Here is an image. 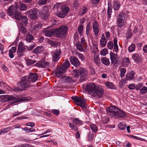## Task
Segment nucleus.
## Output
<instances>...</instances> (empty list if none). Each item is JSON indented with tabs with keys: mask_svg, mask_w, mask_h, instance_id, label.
<instances>
[{
	"mask_svg": "<svg viewBox=\"0 0 147 147\" xmlns=\"http://www.w3.org/2000/svg\"><path fill=\"white\" fill-rule=\"evenodd\" d=\"M61 54V51L60 49H57L54 53L53 60L54 61H57L60 58V55Z\"/></svg>",
	"mask_w": 147,
	"mask_h": 147,
	"instance_id": "18",
	"label": "nucleus"
},
{
	"mask_svg": "<svg viewBox=\"0 0 147 147\" xmlns=\"http://www.w3.org/2000/svg\"><path fill=\"white\" fill-rule=\"evenodd\" d=\"M18 85L21 90H26L31 86V83L28 80L27 77L25 76L21 78Z\"/></svg>",
	"mask_w": 147,
	"mask_h": 147,
	"instance_id": "4",
	"label": "nucleus"
},
{
	"mask_svg": "<svg viewBox=\"0 0 147 147\" xmlns=\"http://www.w3.org/2000/svg\"><path fill=\"white\" fill-rule=\"evenodd\" d=\"M79 71V70H74L73 73V75L76 78L79 77L80 75Z\"/></svg>",
	"mask_w": 147,
	"mask_h": 147,
	"instance_id": "34",
	"label": "nucleus"
},
{
	"mask_svg": "<svg viewBox=\"0 0 147 147\" xmlns=\"http://www.w3.org/2000/svg\"><path fill=\"white\" fill-rule=\"evenodd\" d=\"M105 85L108 88L110 89H113V84L110 82H107L105 84Z\"/></svg>",
	"mask_w": 147,
	"mask_h": 147,
	"instance_id": "39",
	"label": "nucleus"
},
{
	"mask_svg": "<svg viewBox=\"0 0 147 147\" xmlns=\"http://www.w3.org/2000/svg\"><path fill=\"white\" fill-rule=\"evenodd\" d=\"M43 48L42 46L38 47L34 49L33 51V53L36 54L39 53L43 51Z\"/></svg>",
	"mask_w": 147,
	"mask_h": 147,
	"instance_id": "28",
	"label": "nucleus"
},
{
	"mask_svg": "<svg viewBox=\"0 0 147 147\" xmlns=\"http://www.w3.org/2000/svg\"><path fill=\"white\" fill-rule=\"evenodd\" d=\"M107 47L109 49H112L113 47V43L111 42H109L107 43Z\"/></svg>",
	"mask_w": 147,
	"mask_h": 147,
	"instance_id": "56",
	"label": "nucleus"
},
{
	"mask_svg": "<svg viewBox=\"0 0 147 147\" xmlns=\"http://www.w3.org/2000/svg\"><path fill=\"white\" fill-rule=\"evenodd\" d=\"M68 27L65 26H62L59 28L55 29L56 35L58 38L65 37L67 33Z\"/></svg>",
	"mask_w": 147,
	"mask_h": 147,
	"instance_id": "7",
	"label": "nucleus"
},
{
	"mask_svg": "<svg viewBox=\"0 0 147 147\" xmlns=\"http://www.w3.org/2000/svg\"><path fill=\"white\" fill-rule=\"evenodd\" d=\"M107 40L105 37L104 34L102 35L101 38L100 40V43L102 47H104L106 45L107 43Z\"/></svg>",
	"mask_w": 147,
	"mask_h": 147,
	"instance_id": "24",
	"label": "nucleus"
},
{
	"mask_svg": "<svg viewBox=\"0 0 147 147\" xmlns=\"http://www.w3.org/2000/svg\"><path fill=\"white\" fill-rule=\"evenodd\" d=\"M93 28L94 34L96 36L98 35L99 32L98 24L97 22L95 21L93 24Z\"/></svg>",
	"mask_w": 147,
	"mask_h": 147,
	"instance_id": "22",
	"label": "nucleus"
},
{
	"mask_svg": "<svg viewBox=\"0 0 147 147\" xmlns=\"http://www.w3.org/2000/svg\"><path fill=\"white\" fill-rule=\"evenodd\" d=\"M128 12L121 13L119 16L117 20V25L118 27L121 28L126 24L125 21L129 16Z\"/></svg>",
	"mask_w": 147,
	"mask_h": 147,
	"instance_id": "6",
	"label": "nucleus"
},
{
	"mask_svg": "<svg viewBox=\"0 0 147 147\" xmlns=\"http://www.w3.org/2000/svg\"><path fill=\"white\" fill-rule=\"evenodd\" d=\"M112 7H109V5H108L107 9L108 17V18H110L111 17V15L112 13Z\"/></svg>",
	"mask_w": 147,
	"mask_h": 147,
	"instance_id": "41",
	"label": "nucleus"
},
{
	"mask_svg": "<svg viewBox=\"0 0 147 147\" xmlns=\"http://www.w3.org/2000/svg\"><path fill=\"white\" fill-rule=\"evenodd\" d=\"M109 119L107 117H103L102 119V121L104 123H107L109 121Z\"/></svg>",
	"mask_w": 147,
	"mask_h": 147,
	"instance_id": "60",
	"label": "nucleus"
},
{
	"mask_svg": "<svg viewBox=\"0 0 147 147\" xmlns=\"http://www.w3.org/2000/svg\"><path fill=\"white\" fill-rule=\"evenodd\" d=\"M121 6L120 2L118 0H114L113 3V7L115 11H118Z\"/></svg>",
	"mask_w": 147,
	"mask_h": 147,
	"instance_id": "23",
	"label": "nucleus"
},
{
	"mask_svg": "<svg viewBox=\"0 0 147 147\" xmlns=\"http://www.w3.org/2000/svg\"><path fill=\"white\" fill-rule=\"evenodd\" d=\"M45 35L47 37H50L53 35L55 32V29H49L48 28L44 29L43 31Z\"/></svg>",
	"mask_w": 147,
	"mask_h": 147,
	"instance_id": "14",
	"label": "nucleus"
},
{
	"mask_svg": "<svg viewBox=\"0 0 147 147\" xmlns=\"http://www.w3.org/2000/svg\"><path fill=\"white\" fill-rule=\"evenodd\" d=\"M27 6L25 4L22 3H20L19 8L20 10L24 11L26 9Z\"/></svg>",
	"mask_w": 147,
	"mask_h": 147,
	"instance_id": "33",
	"label": "nucleus"
},
{
	"mask_svg": "<svg viewBox=\"0 0 147 147\" xmlns=\"http://www.w3.org/2000/svg\"><path fill=\"white\" fill-rule=\"evenodd\" d=\"M72 99L76 102V104L84 108L86 107V101L84 99L77 96L72 97Z\"/></svg>",
	"mask_w": 147,
	"mask_h": 147,
	"instance_id": "8",
	"label": "nucleus"
},
{
	"mask_svg": "<svg viewBox=\"0 0 147 147\" xmlns=\"http://www.w3.org/2000/svg\"><path fill=\"white\" fill-rule=\"evenodd\" d=\"M36 66L40 67H49L50 63L45 61H42L37 63Z\"/></svg>",
	"mask_w": 147,
	"mask_h": 147,
	"instance_id": "19",
	"label": "nucleus"
},
{
	"mask_svg": "<svg viewBox=\"0 0 147 147\" xmlns=\"http://www.w3.org/2000/svg\"><path fill=\"white\" fill-rule=\"evenodd\" d=\"M92 130L94 132H96L98 128L97 126L95 124H91L90 125Z\"/></svg>",
	"mask_w": 147,
	"mask_h": 147,
	"instance_id": "40",
	"label": "nucleus"
},
{
	"mask_svg": "<svg viewBox=\"0 0 147 147\" xmlns=\"http://www.w3.org/2000/svg\"><path fill=\"white\" fill-rule=\"evenodd\" d=\"M85 90L91 96L96 98L102 97L104 93V88L102 86L96 85L94 83L87 84Z\"/></svg>",
	"mask_w": 147,
	"mask_h": 147,
	"instance_id": "1",
	"label": "nucleus"
},
{
	"mask_svg": "<svg viewBox=\"0 0 147 147\" xmlns=\"http://www.w3.org/2000/svg\"><path fill=\"white\" fill-rule=\"evenodd\" d=\"M1 98L4 101L6 102L9 101L14 100L12 102L9 103L8 106L11 105L14 103L18 102L24 100L22 98H16L15 97L11 95H3L1 96Z\"/></svg>",
	"mask_w": 147,
	"mask_h": 147,
	"instance_id": "5",
	"label": "nucleus"
},
{
	"mask_svg": "<svg viewBox=\"0 0 147 147\" xmlns=\"http://www.w3.org/2000/svg\"><path fill=\"white\" fill-rule=\"evenodd\" d=\"M65 81L66 82L70 83L75 82V81L72 79V78L70 77H67L65 78Z\"/></svg>",
	"mask_w": 147,
	"mask_h": 147,
	"instance_id": "48",
	"label": "nucleus"
},
{
	"mask_svg": "<svg viewBox=\"0 0 147 147\" xmlns=\"http://www.w3.org/2000/svg\"><path fill=\"white\" fill-rule=\"evenodd\" d=\"M14 147H31V146L30 145L25 144L19 145H17L15 146Z\"/></svg>",
	"mask_w": 147,
	"mask_h": 147,
	"instance_id": "49",
	"label": "nucleus"
},
{
	"mask_svg": "<svg viewBox=\"0 0 147 147\" xmlns=\"http://www.w3.org/2000/svg\"><path fill=\"white\" fill-rule=\"evenodd\" d=\"M12 90L13 91L15 92L22 90L20 87L19 88L17 87H13L12 88Z\"/></svg>",
	"mask_w": 147,
	"mask_h": 147,
	"instance_id": "58",
	"label": "nucleus"
},
{
	"mask_svg": "<svg viewBox=\"0 0 147 147\" xmlns=\"http://www.w3.org/2000/svg\"><path fill=\"white\" fill-rule=\"evenodd\" d=\"M101 62L103 64L106 65H108L110 64V62L109 59L106 57H102L101 59Z\"/></svg>",
	"mask_w": 147,
	"mask_h": 147,
	"instance_id": "26",
	"label": "nucleus"
},
{
	"mask_svg": "<svg viewBox=\"0 0 147 147\" xmlns=\"http://www.w3.org/2000/svg\"><path fill=\"white\" fill-rule=\"evenodd\" d=\"M134 60L136 62L140 63L142 60L141 55L139 54L136 53L134 54L132 57Z\"/></svg>",
	"mask_w": 147,
	"mask_h": 147,
	"instance_id": "20",
	"label": "nucleus"
},
{
	"mask_svg": "<svg viewBox=\"0 0 147 147\" xmlns=\"http://www.w3.org/2000/svg\"><path fill=\"white\" fill-rule=\"evenodd\" d=\"M91 23L89 22L86 27V35H88L89 33V31L90 29Z\"/></svg>",
	"mask_w": 147,
	"mask_h": 147,
	"instance_id": "36",
	"label": "nucleus"
},
{
	"mask_svg": "<svg viewBox=\"0 0 147 147\" xmlns=\"http://www.w3.org/2000/svg\"><path fill=\"white\" fill-rule=\"evenodd\" d=\"M34 40L33 36L29 33H28L25 38V40L27 42H31Z\"/></svg>",
	"mask_w": 147,
	"mask_h": 147,
	"instance_id": "25",
	"label": "nucleus"
},
{
	"mask_svg": "<svg viewBox=\"0 0 147 147\" xmlns=\"http://www.w3.org/2000/svg\"><path fill=\"white\" fill-rule=\"evenodd\" d=\"M107 114L114 117L115 118H124L126 116L125 113L122 110H120L115 106L109 107L107 110Z\"/></svg>",
	"mask_w": 147,
	"mask_h": 147,
	"instance_id": "2",
	"label": "nucleus"
},
{
	"mask_svg": "<svg viewBox=\"0 0 147 147\" xmlns=\"http://www.w3.org/2000/svg\"><path fill=\"white\" fill-rule=\"evenodd\" d=\"M143 86V84L142 83H139L137 84L135 87V88L137 90H140L141 89V87Z\"/></svg>",
	"mask_w": 147,
	"mask_h": 147,
	"instance_id": "54",
	"label": "nucleus"
},
{
	"mask_svg": "<svg viewBox=\"0 0 147 147\" xmlns=\"http://www.w3.org/2000/svg\"><path fill=\"white\" fill-rule=\"evenodd\" d=\"M134 75V73L133 71L127 73L126 76V79L128 80H131L133 78Z\"/></svg>",
	"mask_w": 147,
	"mask_h": 147,
	"instance_id": "30",
	"label": "nucleus"
},
{
	"mask_svg": "<svg viewBox=\"0 0 147 147\" xmlns=\"http://www.w3.org/2000/svg\"><path fill=\"white\" fill-rule=\"evenodd\" d=\"M68 124L69 125L70 127L71 128V129L73 131H77L76 134V137L79 138L80 137V134L78 131V128L77 126L76 125L72 124L71 123H69Z\"/></svg>",
	"mask_w": 147,
	"mask_h": 147,
	"instance_id": "21",
	"label": "nucleus"
},
{
	"mask_svg": "<svg viewBox=\"0 0 147 147\" xmlns=\"http://www.w3.org/2000/svg\"><path fill=\"white\" fill-rule=\"evenodd\" d=\"M70 65L68 61L66 60L61 65L60 68L57 69L55 71V75L58 78L63 77V74L66 71V69Z\"/></svg>",
	"mask_w": 147,
	"mask_h": 147,
	"instance_id": "3",
	"label": "nucleus"
},
{
	"mask_svg": "<svg viewBox=\"0 0 147 147\" xmlns=\"http://www.w3.org/2000/svg\"><path fill=\"white\" fill-rule=\"evenodd\" d=\"M147 92V88L146 86L142 87L140 90V93L141 94H145Z\"/></svg>",
	"mask_w": 147,
	"mask_h": 147,
	"instance_id": "45",
	"label": "nucleus"
},
{
	"mask_svg": "<svg viewBox=\"0 0 147 147\" xmlns=\"http://www.w3.org/2000/svg\"><path fill=\"white\" fill-rule=\"evenodd\" d=\"M94 60L95 63L97 65L99 64L100 63V60L99 59V57L97 56H94Z\"/></svg>",
	"mask_w": 147,
	"mask_h": 147,
	"instance_id": "50",
	"label": "nucleus"
},
{
	"mask_svg": "<svg viewBox=\"0 0 147 147\" xmlns=\"http://www.w3.org/2000/svg\"><path fill=\"white\" fill-rule=\"evenodd\" d=\"M78 49L80 51H82L83 50V48L82 44L80 43H78L76 45Z\"/></svg>",
	"mask_w": 147,
	"mask_h": 147,
	"instance_id": "53",
	"label": "nucleus"
},
{
	"mask_svg": "<svg viewBox=\"0 0 147 147\" xmlns=\"http://www.w3.org/2000/svg\"><path fill=\"white\" fill-rule=\"evenodd\" d=\"M71 63L75 67H77L80 65L78 59L74 56H71L69 58Z\"/></svg>",
	"mask_w": 147,
	"mask_h": 147,
	"instance_id": "13",
	"label": "nucleus"
},
{
	"mask_svg": "<svg viewBox=\"0 0 147 147\" xmlns=\"http://www.w3.org/2000/svg\"><path fill=\"white\" fill-rule=\"evenodd\" d=\"M26 63L28 65H30L33 64L34 63L36 62V61L35 60L32 59H28L26 60Z\"/></svg>",
	"mask_w": 147,
	"mask_h": 147,
	"instance_id": "47",
	"label": "nucleus"
},
{
	"mask_svg": "<svg viewBox=\"0 0 147 147\" xmlns=\"http://www.w3.org/2000/svg\"><path fill=\"white\" fill-rule=\"evenodd\" d=\"M27 77L30 83L31 82H34L38 80V76L36 73H30L29 76Z\"/></svg>",
	"mask_w": 147,
	"mask_h": 147,
	"instance_id": "15",
	"label": "nucleus"
},
{
	"mask_svg": "<svg viewBox=\"0 0 147 147\" xmlns=\"http://www.w3.org/2000/svg\"><path fill=\"white\" fill-rule=\"evenodd\" d=\"M41 26L42 25L40 24L36 25L34 26V29L36 31L40 29Z\"/></svg>",
	"mask_w": 147,
	"mask_h": 147,
	"instance_id": "55",
	"label": "nucleus"
},
{
	"mask_svg": "<svg viewBox=\"0 0 147 147\" xmlns=\"http://www.w3.org/2000/svg\"><path fill=\"white\" fill-rule=\"evenodd\" d=\"M66 14L62 12L58 13L56 15L58 17L61 18H64L66 16Z\"/></svg>",
	"mask_w": 147,
	"mask_h": 147,
	"instance_id": "46",
	"label": "nucleus"
},
{
	"mask_svg": "<svg viewBox=\"0 0 147 147\" xmlns=\"http://www.w3.org/2000/svg\"><path fill=\"white\" fill-rule=\"evenodd\" d=\"M88 141H91L93 139L94 135L90 134H88Z\"/></svg>",
	"mask_w": 147,
	"mask_h": 147,
	"instance_id": "57",
	"label": "nucleus"
},
{
	"mask_svg": "<svg viewBox=\"0 0 147 147\" xmlns=\"http://www.w3.org/2000/svg\"><path fill=\"white\" fill-rule=\"evenodd\" d=\"M119 128L120 129L124 130L125 128V125L121 123H120L118 125Z\"/></svg>",
	"mask_w": 147,
	"mask_h": 147,
	"instance_id": "52",
	"label": "nucleus"
},
{
	"mask_svg": "<svg viewBox=\"0 0 147 147\" xmlns=\"http://www.w3.org/2000/svg\"><path fill=\"white\" fill-rule=\"evenodd\" d=\"M22 130H25L27 132H31L34 131V130L33 129L30 128V129H28V127H26L24 128H23L22 127Z\"/></svg>",
	"mask_w": 147,
	"mask_h": 147,
	"instance_id": "51",
	"label": "nucleus"
},
{
	"mask_svg": "<svg viewBox=\"0 0 147 147\" xmlns=\"http://www.w3.org/2000/svg\"><path fill=\"white\" fill-rule=\"evenodd\" d=\"M135 84H130L128 85V87L131 90H134L135 88Z\"/></svg>",
	"mask_w": 147,
	"mask_h": 147,
	"instance_id": "62",
	"label": "nucleus"
},
{
	"mask_svg": "<svg viewBox=\"0 0 147 147\" xmlns=\"http://www.w3.org/2000/svg\"><path fill=\"white\" fill-rule=\"evenodd\" d=\"M11 129V127H9L6 128H3L0 130V135L3 133H6Z\"/></svg>",
	"mask_w": 147,
	"mask_h": 147,
	"instance_id": "31",
	"label": "nucleus"
},
{
	"mask_svg": "<svg viewBox=\"0 0 147 147\" xmlns=\"http://www.w3.org/2000/svg\"><path fill=\"white\" fill-rule=\"evenodd\" d=\"M81 78L80 79V81H84L86 79L87 74V71L84 68H81L79 70Z\"/></svg>",
	"mask_w": 147,
	"mask_h": 147,
	"instance_id": "12",
	"label": "nucleus"
},
{
	"mask_svg": "<svg viewBox=\"0 0 147 147\" xmlns=\"http://www.w3.org/2000/svg\"><path fill=\"white\" fill-rule=\"evenodd\" d=\"M47 2V0H38L37 3L39 5H43L45 4Z\"/></svg>",
	"mask_w": 147,
	"mask_h": 147,
	"instance_id": "44",
	"label": "nucleus"
},
{
	"mask_svg": "<svg viewBox=\"0 0 147 147\" xmlns=\"http://www.w3.org/2000/svg\"><path fill=\"white\" fill-rule=\"evenodd\" d=\"M108 53V51L107 49L105 48L101 50L100 51L101 55L105 56Z\"/></svg>",
	"mask_w": 147,
	"mask_h": 147,
	"instance_id": "37",
	"label": "nucleus"
},
{
	"mask_svg": "<svg viewBox=\"0 0 147 147\" xmlns=\"http://www.w3.org/2000/svg\"><path fill=\"white\" fill-rule=\"evenodd\" d=\"M135 48V45L134 44H132L130 45L128 48V50L130 52H131L134 51Z\"/></svg>",
	"mask_w": 147,
	"mask_h": 147,
	"instance_id": "38",
	"label": "nucleus"
},
{
	"mask_svg": "<svg viewBox=\"0 0 147 147\" xmlns=\"http://www.w3.org/2000/svg\"><path fill=\"white\" fill-rule=\"evenodd\" d=\"M79 6V3L78 1H76L74 2L73 6L76 9H77Z\"/></svg>",
	"mask_w": 147,
	"mask_h": 147,
	"instance_id": "59",
	"label": "nucleus"
},
{
	"mask_svg": "<svg viewBox=\"0 0 147 147\" xmlns=\"http://www.w3.org/2000/svg\"><path fill=\"white\" fill-rule=\"evenodd\" d=\"M42 17L45 20L47 19L49 16V12L47 7H44L43 9Z\"/></svg>",
	"mask_w": 147,
	"mask_h": 147,
	"instance_id": "17",
	"label": "nucleus"
},
{
	"mask_svg": "<svg viewBox=\"0 0 147 147\" xmlns=\"http://www.w3.org/2000/svg\"><path fill=\"white\" fill-rule=\"evenodd\" d=\"M26 13L28 14V16L31 19H35L38 17L40 11L37 9L34 8L27 11Z\"/></svg>",
	"mask_w": 147,
	"mask_h": 147,
	"instance_id": "10",
	"label": "nucleus"
},
{
	"mask_svg": "<svg viewBox=\"0 0 147 147\" xmlns=\"http://www.w3.org/2000/svg\"><path fill=\"white\" fill-rule=\"evenodd\" d=\"M15 12L14 9V7L13 6H10L8 9L7 13L10 16H12L14 13V12Z\"/></svg>",
	"mask_w": 147,
	"mask_h": 147,
	"instance_id": "27",
	"label": "nucleus"
},
{
	"mask_svg": "<svg viewBox=\"0 0 147 147\" xmlns=\"http://www.w3.org/2000/svg\"><path fill=\"white\" fill-rule=\"evenodd\" d=\"M73 124L74 125V124L75 125H78V124H82V121H81L79 120L77 118H76L73 120Z\"/></svg>",
	"mask_w": 147,
	"mask_h": 147,
	"instance_id": "35",
	"label": "nucleus"
},
{
	"mask_svg": "<svg viewBox=\"0 0 147 147\" xmlns=\"http://www.w3.org/2000/svg\"><path fill=\"white\" fill-rule=\"evenodd\" d=\"M61 9L63 13L66 14L69 12V7L66 5H62L61 7Z\"/></svg>",
	"mask_w": 147,
	"mask_h": 147,
	"instance_id": "29",
	"label": "nucleus"
},
{
	"mask_svg": "<svg viewBox=\"0 0 147 147\" xmlns=\"http://www.w3.org/2000/svg\"><path fill=\"white\" fill-rule=\"evenodd\" d=\"M14 17L15 19L18 20H22V24L25 25L28 23L26 16H22L21 13L19 12L15 11Z\"/></svg>",
	"mask_w": 147,
	"mask_h": 147,
	"instance_id": "9",
	"label": "nucleus"
},
{
	"mask_svg": "<svg viewBox=\"0 0 147 147\" xmlns=\"http://www.w3.org/2000/svg\"><path fill=\"white\" fill-rule=\"evenodd\" d=\"M114 49L113 51L117 53L118 51V48L117 45H113Z\"/></svg>",
	"mask_w": 147,
	"mask_h": 147,
	"instance_id": "63",
	"label": "nucleus"
},
{
	"mask_svg": "<svg viewBox=\"0 0 147 147\" xmlns=\"http://www.w3.org/2000/svg\"><path fill=\"white\" fill-rule=\"evenodd\" d=\"M20 26L21 27V28H20V31L21 32H22L24 34H25L27 32V31L26 29L22 25H24L23 24H22L21 23L20 24Z\"/></svg>",
	"mask_w": 147,
	"mask_h": 147,
	"instance_id": "32",
	"label": "nucleus"
},
{
	"mask_svg": "<svg viewBox=\"0 0 147 147\" xmlns=\"http://www.w3.org/2000/svg\"><path fill=\"white\" fill-rule=\"evenodd\" d=\"M88 11V9L86 7H84L81 11V14L82 15L84 14Z\"/></svg>",
	"mask_w": 147,
	"mask_h": 147,
	"instance_id": "61",
	"label": "nucleus"
},
{
	"mask_svg": "<svg viewBox=\"0 0 147 147\" xmlns=\"http://www.w3.org/2000/svg\"><path fill=\"white\" fill-rule=\"evenodd\" d=\"M25 47L24 43L22 42H20L18 46V49L17 52V54L20 56H23V53L25 52Z\"/></svg>",
	"mask_w": 147,
	"mask_h": 147,
	"instance_id": "11",
	"label": "nucleus"
},
{
	"mask_svg": "<svg viewBox=\"0 0 147 147\" xmlns=\"http://www.w3.org/2000/svg\"><path fill=\"white\" fill-rule=\"evenodd\" d=\"M117 55L115 53L111 52L110 53V58L112 64H117L118 63V59L117 57Z\"/></svg>",
	"mask_w": 147,
	"mask_h": 147,
	"instance_id": "16",
	"label": "nucleus"
},
{
	"mask_svg": "<svg viewBox=\"0 0 147 147\" xmlns=\"http://www.w3.org/2000/svg\"><path fill=\"white\" fill-rule=\"evenodd\" d=\"M84 26L82 24H81L78 28V32L81 35L83 31Z\"/></svg>",
	"mask_w": 147,
	"mask_h": 147,
	"instance_id": "43",
	"label": "nucleus"
},
{
	"mask_svg": "<svg viewBox=\"0 0 147 147\" xmlns=\"http://www.w3.org/2000/svg\"><path fill=\"white\" fill-rule=\"evenodd\" d=\"M26 47L27 48L28 51H30L32 50L34 48V44H33L29 46V47H28L27 46H26Z\"/></svg>",
	"mask_w": 147,
	"mask_h": 147,
	"instance_id": "64",
	"label": "nucleus"
},
{
	"mask_svg": "<svg viewBox=\"0 0 147 147\" xmlns=\"http://www.w3.org/2000/svg\"><path fill=\"white\" fill-rule=\"evenodd\" d=\"M120 76L121 77H124L125 74L126 72V69L125 68H122L120 69Z\"/></svg>",
	"mask_w": 147,
	"mask_h": 147,
	"instance_id": "42",
	"label": "nucleus"
}]
</instances>
